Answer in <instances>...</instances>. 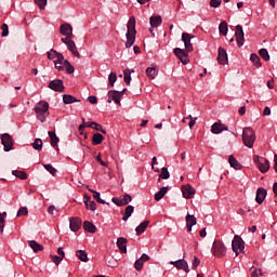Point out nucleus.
I'll use <instances>...</instances> for the list:
<instances>
[{"label": "nucleus", "instance_id": "obj_47", "mask_svg": "<svg viewBox=\"0 0 277 277\" xmlns=\"http://www.w3.org/2000/svg\"><path fill=\"white\" fill-rule=\"evenodd\" d=\"M1 29H2L1 37L8 38V36H10V27L8 26V24H2Z\"/></svg>", "mask_w": 277, "mask_h": 277}, {"label": "nucleus", "instance_id": "obj_3", "mask_svg": "<svg viewBox=\"0 0 277 277\" xmlns=\"http://www.w3.org/2000/svg\"><path fill=\"white\" fill-rule=\"evenodd\" d=\"M232 250L235 252L236 256H239V254L246 250L243 238H241L239 235L234 236V239L232 240Z\"/></svg>", "mask_w": 277, "mask_h": 277}, {"label": "nucleus", "instance_id": "obj_53", "mask_svg": "<svg viewBox=\"0 0 277 277\" xmlns=\"http://www.w3.org/2000/svg\"><path fill=\"white\" fill-rule=\"evenodd\" d=\"M36 5H38L39 10H44L47 8V0H35Z\"/></svg>", "mask_w": 277, "mask_h": 277}, {"label": "nucleus", "instance_id": "obj_18", "mask_svg": "<svg viewBox=\"0 0 277 277\" xmlns=\"http://www.w3.org/2000/svg\"><path fill=\"white\" fill-rule=\"evenodd\" d=\"M84 205L89 211H96V201L92 200V197L84 195Z\"/></svg>", "mask_w": 277, "mask_h": 277}, {"label": "nucleus", "instance_id": "obj_54", "mask_svg": "<svg viewBox=\"0 0 277 277\" xmlns=\"http://www.w3.org/2000/svg\"><path fill=\"white\" fill-rule=\"evenodd\" d=\"M60 52L55 51V50H51L48 52V60H55L57 58Z\"/></svg>", "mask_w": 277, "mask_h": 277}, {"label": "nucleus", "instance_id": "obj_31", "mask_svg": "<svg viewBox=\"0 0 277 277\" xmlns=\"http://www.w3.org/2000/svg\"><path fill=\"white\" fill-rule=\"evenodd\" d=\"M76 256L79 259V261H82V263H88L89 261L88 252L83 250L76 251Z\"/></svg>", "mask_w": 277, "mask_h": 277}, {"label": "nucleus", "instance_id": "obj_38", "mask_svg": "<svg viewBox=\"0 0 277 277\" xmlns=\"http://www.w3.org/2000/svg\"><path fill=\"white\" fill-rule=\"evenodd\" d=\"M89 192H91V194H93V198H94V200H96V202H98L100 205H106L105 200L101 198V193H98L94 189H89Z\"/></svg>", "mask_w": 277, "mask_h": 277}, {"label": "nucleus", "instance_id": "obj_12", "mask_svg": "<svg viewBox=\"0 0 277 277\" xmlns=\"http://www.w3.org/2000/svg\"><path fill=\"white\" fill-rule=\"evenodd\" d=\"M194 36L187 32L182 34V41L184 42L186 51H194V44H192V39Z\"/></svg>", "mask_w": 277, "mask_h": 277}, {"label": "nucleus", "instance_id": "obj_60", "mask_svg": "<svg viewBox=\"0 0 277 277\" xmlns=\"http://www.w3.org/2000/svg\"><path fill=\"white\" fill-rule=\"evenodd\" d=\"M95 159L100 163V166H103L104 168H107V162L103 161V158L101 157V154L97 155Z\"/></svg>", "mask_w": 277, "mask_h": 277}, {"label": "nucleus", "instance_id": "obj_56", "mask_svg": "<svg viewBox=\"0 0 277 277\" xmlns=\"http://www.w3.org/2000/svg\"><path fill=\"white\" fill-rule=\"evenodd\" d=\"M64 62H66V60H64V54L58 53L56 56V61H54V64H63L64 66Z\"/></svg>", "mask_w": 277, "mask_h": 277}, {"label": "nucleus", "instance_id": "obj_28", "mask_svg": "<svg viewBox=\"0 0 277 277\" xmlns=\"http://www.w3.org/2000/svg\"><path fill=\"white\" fill-rule=\"evenodd\" d=\"M149 23H150V27H155V28L159 27V25H161L162 23L161 16L159 15L151 16L149 18Z\"/></svg>", "mask_w": 277, "mask_h": 277}, {"label": "nucleus", "instance_id": "obj_30", "mask_svg": "<svg viewBox=\"0 0 277 277\" xmlns=\"http://www.w3.org/2000/svg\"><path fill=\"white\" fill-rule=\"evenodd\" d=\"M148 224H150L149 221H143L136 228V235H142V233H144L146 230V228H148Z\"/></svg>", "mask_w": 277, "mask_h": 277}, {"label": "nucleus", "instance_id": "obj_11", "mask_svg": "<svg viewBox=\"0 0 277 277\" xmlns=\"http://www.w3.org/2000/svg\"><path fill=\"white\" fill-rule=\"evenodd\" d=\"M49 88L50 90H53V92H64V81H62L61 79L52 80L49 83Z\"/></svg>", "mask_w": 277, "mask_h": 277}, {"label": "nucleus", "instance_id": "obj_41", "mask_svg": "<svg viewBox=\"0 0 277 277\" xmlns=\"http://www.w3.org/2000/svg\"><path fill=\"white\" fill-rule=\"evenodd\" d=\"M211 131L215 135H220V133H222V123H217V122L213 123L211 127Z\"/></svg>", "mask_w": 277, "mask_h": 277}, {"label": "nucleus", "instance_id": "obj_4", "mask_svg": "<svg viewBox=\"0 0 277 277\" xmlns=\"http://www.w3.org/2000/svg\"><path fill=\"white\" fill-rule=\"evenodd\" d=\"M211 252L214 256H226V247L220 240H214Z\"/></svg>", "mask_w": 277, "mask_h": 277}, {"label": "nucleus", "instance_id": "obj_13", "mask_svg": "<svg viewBox=\"0 0 277 277\" xmlns=\"http://www.w3.org/2000/svg\"><path fill=\"white\" fill-rule=\"evenodd\" d=\"M182 194L184 196V198H186V200H189L192 198H194V196L196 195V189H194V187H192V185H184L182 187Z\"/></svg>", "mask_w": 277, "mask_h": 277}, {"label": "nucleus", "instance_id": "obj_29", "mask_svg": "<svg viewBox=\"0 0 277 277\" xmlns=\"http://www.w3.org/2000/svg\"><path fill=\"white\" fill-rule=\"evenodd\" d=\"M83 229L87 233H96V226L93 223L89 222V221L83 222Z\"/></svg>", "mask_w": 277, "mask_h": 277}, {"label": "nucleus", "instance_id": "obj_58", "mask_svg": "<svg viewBox=\"0 0 277 277\" xmlns=\"http://www.w3.org/2000/svg\"><path fill=\"white\" fill-rule=\"evenodd\" d=\"M37 119L40 120V122H45L47 120V113H36Z\"/></svg>", "mask_w": 277, "mask_h": 277}, {"label": "nucleus", "instance_id": "obj_35", "mask_svg": "<svg viewBox=\"0 0 277 277\" xmlns=\"http://www.w3.org/2000/svg\"><path fill=\"white\" fill-rule=\"evenodd\" d=\"M219 31L221 36H226L228 34V23H226V21L221 22L219 25Z\"/></svg>", "mask_w": 277, "mask_h": 277}, {"label": "nucleus", "instance_id": "obj_14", "mask_svg": "<svg viewBox=\"0 0 277 277\" xmlns=\"http://www.w3.org/2000/svg\"><path fill=\"white\" fill-rule=\"evenodd\" d=\"M69 228L72 233H78L81 228V219L80 217H70L69 219Z\"/></svg>", "mask_w": 277, "mask_h": 277}, {"label": "nucleus", "instance_id": "obj_44", "mask_svg": "<svg viewBox=\"0 0 277 277\" xmlns=\"http://www.w3.org/2000/svg\"><path fill=\"white\" fill-rule=\"evenodd\" d=\"M186 226H196V216L192 214L186 215Z\"/></svg>", "mask_w": 277, "mask_h": 277}, {"label": "nucleus", "instance_id": "obj_42", "mask_svg": "<svg viewBox=\"0 0 277 277\" xmlns=\"http://www.w3.org/2000/svg\"><path fill=\"white\" fill-rule=\"evenodd\" d=\"M259 55L261 56L262 60H264L265 62H269V52L267 51V49H260L259 51Z\"/></svg>", "mask_w": 277, "mask_h": 277}, {"label": "nucleus", "instance_id": "obj_40", "mask_svg": "<svg viewBox=\"0 0 277 277\" xmlns=\"http://www.w3.org/2000/svg\"><path fill=\"white\" fill-rule=\"evenodd\" d=\"M92 124L95 126V131H101L104 135L107 133V130L103 129V126L101 123H96L94 121L87 122V127H92Z\"/></svg>", "mask_w": 277, "mask_h": 277}, {"label": "nucleus", "instance_id": "obj_50", "mask_svg": "<svg viewBox=\"0 0 277 277\" xmlns=\"http://www.w3.org/2000/svg\"><path fill=\"white\" fill-rule=\"evenodd\" d=\"M32 148L35 150H42V140L36 138L35 142L32 143Z\"/></svg>", "mask_w": 277, "mask_h": 277}, {"label": "nucleus", "instance_id": "obj_16", "mask_svg": "<svg viewBox=\"0 0 277 277\" xmlns=\"http://www.w3.org/2000/svg\"><path fill=\"white\" fill-rule=\"evenodd\" d=\"M267 198V190L263 187L258 188L256 195H255V201L258 205H263V201Z\"/></svg>", "mask_w": 277, "mask_h": 277}, {"label": "nucleus", "instance_id": "obj_5", "mask_svg": "<svg viewBox=\"0 0 277 277\" xmlns=\"http://www.w3.org/2000/svg\"><path fill=\"white\" fill-rule=\"evenodd\" d=\"M253 161L256 168H259L260 172H262V174H265V172L269 171V160L261 158L259 156H254Z\"/></svg>", "mask_w": 277, "mask_h": 277}, {"label": "nucleus", "instance_id": "obj_57", "mask_svg": "<svg viewBox=\"0 0 277 277\" xmlns=\"http://www.w3.org/2000/svg\"><path fill=\"white\" fill-rule=\"evenodd\" d=\"M29 211L27 210V207H22L18 211H17V217H21V215H28Z\"/></svg>", "mask_w": 277, "mask_h": 277}, {"label": "nucleus", "instance_id": "obj_21", "mask_svg": "<svg viewBox=\"0 0 277 277\" xmlns=\"http://www.w3.org/2000/svg\"><path fill=\"white\" fill-rule=\"evenodd\" d=\"M117 248L122 254H127V238L119 237L117 239Z\"/></svg>", "mask_w": 277, "mask_h": 277}, {"label": "nucleus", "instance_id": "obj_62", "mask_svg": "<svg viewBox=\"0 0 277 277\" xmlns=\"http://www.w3.org/2000/svg\"><path fill=\"white\" fill-rule=\"evenodd\" d=\"M198 265H200V260H198V258L195 256L193 260V269H196Z\"/></svg>", "mask_w": 277, "mask_h": 277}, {"label": "nucleus", "instance_id": "obj_19", "mask_svg": "<svg viewBox=\"0 0 277 277\" xmlns=\"http://www.w3.org/2000/svg\"><path fill=\"white\" fill-rule=\"evenodd\" d=\"M60 29L62 36H66V38H70L72 36V26L70 24H63Z\"/></svg>", "mask_w": 277, "mask_h": 277}, {"label": "nucleus", "instance_id": "obj_24", "mask_svg": "<svg viewBox=\"0 0 277 277\" xmlns=\"http://www.w3.org/2000/svg\"><path fill=\"white\" fill-rule=\"evenodd\" d=\"M48 135L51 140V146L53 148H57V145L60 144V137H57V134H55V132H53V131H49Z\"/></svg>", "mask_w": 277, "mask_h": 277}, {"label": "nucleus", "instance_id": "obj_37", "mask_svg": "<svg viewBox=\"0 0 277 277\" xmlns=\"http://www.w3.org/2000/svg\"><path fill=\"white\" fill-rule=\"evenodd\" d=\"M250 62H252V64H254V66H256V68H261L262 64H261V57H259L256 55V53H252L250 55Z\"/></svg>", "mask_w": 277, "mask_h": 277}, {"label": "nucleus", "instance_id": "obj_55", "mask_svg": "<svg viewBox=\"0 0 277 277\" xmlns=\"http://www.w3.org/2000/svg\"><path fill=\"white\" fill-rule=\"evenodd\" d=\"M51 260L53 261V263L55 265H60L62 263V261H64V259L58 255H51Z\"/></svg>", "mask_w": 277, "mask_h": 277}, {"label": "nucleus", "instance_id": "obj_32", "mask_svg": "<svg viewBox=\"0 0 277 277\" xmlns=\"http://www.w3.org/2000/svg\"><path fill=\"white\" fill-rule=\"evenodd\" d=\"M146 75L149 79H156L159 71L155 67H147Z\"/></svg>", "mask_w": 277, "mask_h": 277}, {"label": "nucleus", "instance_id": "obj_61", "mask_svg": "<svg viewBox=\"0 0 277 277\" xmlns=\"http://www.w3.org/2000/svg\"><path fill=\"white\" fill-rule=\"evenodd\" d=\"M88 101H89V103H91V105H96L98 103V100L94 95H90L88 97Z\"/></svg>", "mask_w": 277, "mask_h": 277}, {"label": "nucleus", "instance_id": "obj_10", "mask_svg": "<svg viewBox=\"0 0 277 277\" xmlns=\"http://www.w3.org/2000/svg\"><path fill=\"white\" fill-rule=\"evenodd\" d=\"M235 36H236L237 44H238L239 49H241V47H243V42H246L243 27L241 25L236 26Z\"/></svg>", "mask_w": 277, "mask_h": 277}, {"label": "nucleus", "instance_id": "obj_8", "mask_svg": "<svg viewBox=\"0 0 277 277\" xmlns=\"http://www.w3.org/2000/svg\"><path fill=\"white\" fill-rule=\"evenodd\" d=\"M1 144L4 147V153H10V150H12V146H14L12 136L9 133L2 134L1 135Z\"/></svg>", "mask_w": 277, "mask_h": 277}, {"label": "nucleus", "instance_id": "obj_23", "mask_svg": "<svg viewBox=\"0 0 277 277\" xmlns=\"http://www.w3.org/2000/svg\"><path fill=\"white\" fill-rule=\"evenodd\" d=\"M28 246H29V248H31V250L34 252H42L44 250V247L42 245L38 243V241H36V240L28 241Z\"/></svg>", "mask_w": 277, "mask_h": 277}, {"label": "nucleus", "instance_id": "obj_43", "mask_svg": "<svg viewBox=\"0 0 277 277\" xmlns=\"http://www.w3.org/2000/svg\"><path fill=\"white\" fill-rule=\"evenodd\" d=\"M5 215H8L6 212L1 213L0 212V234L3 235V228H5Z\"/></svg>", "mask_w": 277, "mask_h": 277}, {"label": "nucleus", "instance_id": "obj_33", "mask_svg": "<svg viewBox=\"0 0 277 277\" xmlns=\"http://www.w3.org/2000/svg\"><path fill=\"white\" fill-rule=\"evenodd\" d=\"M168 189H169V187H166V186L160 188V190L155 194V200L157 202H159V200H161L163 198V196H166V194H168Z\"/></svg>", "mask_w": 277, "mask_h": 277}, {"label": "nucleus", "instance_id": "obj_59", "mask_svg": "<svg viewBox=\"0 0 277 277\" xmlns=\"http://www.w3.org/2000/svg\"><path fill=\"white\" fill-rule=\"evenodd\" d=\"M211 8H220L222 5V0H210Z\"/></svg>", "mask_w": 277, "mask_h": 277}, {"label": "nucleus", "instance_id": "obj_49", "mask_svg": "<svg viewBox=\"0 0 277 277\" xmlns=\"http://www.w3.org/2000/svg\"><path fill=\"white\" fill-rule=\"evenodd\" d=\"M108 81L111 88H114V84L116 83V81H118V76L116 75V72H110L108 76Z\"/></svg>", "mask_w": 277, "mask_h": 277}, {"label": "nucleus", "instance_id": "obj_48", "mask_svg": "<svg viewBox=\"0 0 277 277\" xmlns=\"http://www.w3.org/2000/svg\"><path fill=\"white\" fill-rule=\"evenodd\" d=\"M159 176L160 179H163V181H168V179H170V171H168V168H162Z\"/></svg>", "mask_w": 277, "mask_h": 277}, {"label": "nucleus", "instance_id": "obj_17", "mask_svg": "<svg viewBox=\"0 0 277 277\" xmlns=\"http://www.w3.org/2000/svg\"><path fill=\"white\" fill-rule=\"evenodd\" d=\"M49 111V104L47 102H39L35 106V114H47Z\"/></svg>", "mask_w": 277, "mask_h": 277}, {"label": "nucleus", "instance_id": "obj_20", "mask_svg": "<svg viewBox=\"0 0 277 277\" xmlns=\"http://www.w3.org/2000/svg\"><path fill=\"white\" fill-rule=\"evenodd\" d=\"M175 267L176 269H183L186 274H189V264H187V261L184 259L175 261Z\"/></svg>", "mask_w": 277, "mask_h": 277}, {"label": "nucleus", "instance_id": "obj_1", "mask_svg": "<svg viewBox=\"0 0 277 277\" xmlns=\"http://www.w3.org/2000/svg\"><path fill=\"white\" fill-rule=\"evenodd\" d=\"M127 42H126V49H131L133 47V44H135V34H137V31L135 30V17L132 16L129 18L128 21V25H127Z\"/></svg>", "mask_w": 277, "mask_h": 277}, {"label": "nucleus", "instance_id": "obj_26", "mask_svg": "<svg viewBox=\"0 0 277 277\" xmlns=\"http://www.w3.org/2000/svg\"><path fill=\"white\" fill-rule=\"evenodd\" d=\"M228 163L230 168H234L235 170H241V163H239V161L237 160V158H235V156L230 155L228 157Z\"/></svg>", "mask_w": 277, "mask_h": 277}, {"label": "nucleus", "instance_id": "obj_7", "mask_svg": "<svg viewBox=\"0 0 277 277\" xmlns=\"http://www.w3.org/2000/svg\"><path fill=\"white\" fill-rule=\"evenodd\" d=\"M133 200V197L129 194L121 195L120 197H113L111 202L117 207H127L129 202Z\"/></svg>", "mask_w": 277, "mask_h": 277}, {"label": "nucleus", "instance_id": "obj_46", "mask_svg": "<svg viewBox=\"0 0 277 277\" xmlns=\"http://www.w3.org/2000/svg\"><path fill=\"white\" fill-rule=\"evenodd\" d=\"M43 168L52 174V176H55L57 174V169L53 167L52 164H43Z\"/></svg>", "mask_w": 277, "mask_h": 277}, {"label": "nucleus", "instance_id": "obj_22", "mask_svg": "<svg viewBox=\"0 0 277 277\" xmlns=\"http://www.w3.org/2000/svg\"><path fill=\"white\" fill-rule=\"evenodd\" d=\"M68 51H70V53H72V55H75V57H81V54H79V51L77 50V45L75 44V41L70 40L67 41L66 44Z\"/></svg>", "mask_w": 277, "mask_h": 277}, {"label": "nucleus", "instance_id": "obj_34", "mask_svg": "<svg viewBox=\"0 0 277 277\" xmlns=\"http://www.w3.org/2000/svg\"><path fill=\"white\" fill-rule=\"evenodd\" d=\"M103 134L101 133H95L92 137V144L93 146H98L100 144H103Z\"/></svg>", "mask_w": 277, "mask_h": 277}, {"label": "nucleus", "instance_id": "obj_36", "mask_svg": "<svg viewBox=\"0 0 277 277\" xmlns=\"http://www.w3.org/2000/svg\"><path fill=\"white\" fill-rule=\"evenodd\" d=\"M12 174L16 176V179H21V181H27V172L25 171L13 170Z\"/></svg>", "mask_w": 277, "mask_h": 277}, {"label": "nucleus", "instance_id": "obj_25", "mask_svg": "<svg viewBox=\"0 0 277 277\" xmlns=\"http://www.w3.org/2000/svg\"><path fill=\"white\" fill-rule=\"evenodd\" d=\"M80 101L77 100V97L70 95V94H64L63 95V103L65 105H72V103H79Z\"/></svg>", "mask_w": 277, "mask_h": 277}, {"label": "nucleus", "instance_id": "obj_27", "mask_svg": "<svg viewBox=\"0 0 277 277\" xmlns=\"http://www.w3.org/2000/svg\"><path fill=\"white\" fill-rule=\"evenodd\" d=\"M133 211H135V208L133 206H128L124 210V214L122 216V221L127 222L131 215H133Z\"/></svg>", "mask_w": 277, "mask_h": 277}, {"label": "nucleus", "instance_id": "obj_63", "mask_svg": "<svg viewBox=\"0 0 277 277\" xmlns=\"http://www.w3.org/2000/svg\"><path fill=\"white\" fill-rule=\"evenodd\" d=\"M138 260H141L143 263H146V261L150 260V256H148L146 253H143Z\"/></svg>", "mask_w": 277, "mask_h": 277}, {"label": "nucleus", "instance_id": "obj_64", "mask_svg": "<svg viewBox=\"0 0 277 277\" xmlns=\"http://www.w3.org/2000/svg\"><path fill=\"white\" fill-rule=\"evenodd\" d=\"M54 66L55 68H57L60 72H62V70H64L65 68L64 64H60V63H54Z\"/></svg>", "mask_w": 277, "mask_h": 277}, {"label": "nucleus", "instance_id": "obj_9", "mask_svg": "<svg viewBox=\"0 0 277 277\" xmlns=\"http://www.w3.org/2000/svg\"><path fill=\"white\" fill-rule=\"evenodd\" d=\"M107 96V103H111L114 101L116 105H120V101H122V92L120 91L109 90Z\"/></svg>", "mask_w": 277, "mask_h": 277}, {"label": "nucleus", "instance_id": "obj_2", "mask_svg": "<svg viewBox=\"0 0 277 277\" xmlns=\"http://www.w3.org/2000/svg\"><path fill=\"white\" fill-rule=\"evenodd\" d=\"M242 142L247 148H252L254 142H256V133L250 127H247L242 131Z\"/></svg>", "mask_w": 277, "mask_h": 277}, {"label": "nucleus", "instance_id": "obj_52", "mask_svg": "<svg viewBox=\"0 0 277 277\" xmlns=\"http://www.w3.org/2000/svg\"><path fill=\"white\" fill-rule=\"evenodd\" d=\"M134 268L136 272H142L144 269V262L141 261L140 259L134 262Z\"/></svg>", "mask_w": 277, "mask_h": 277}, {"label": "nucleus", "instance_id": "obj_51", "mask_svg": "<svg viewBox=\"0 0 277 277\" xmlns=\"http://www.w3.org/2000/svg\"><path fill=\"white\" fill-rule=\"evenodd\" d=\"M251 276L252 277H259V276H263V271L261 268H256L254 266L251 267Z\"/></svg>", "mask_w": 277, "mask_h": 277}, {"label": "nucleus", "instance_id": "obj_6", "mask_svg": "<svg viewBox=\"0 0 277 277\" xmlns=\"http://www.w3.org/2000/svg\"><path fill=\"white\" fill-rule=\"evenodd\" d=\"M174 55H176V57L180 60V62H182V64L184 66H187V64H189V51H185L181 48H175L173 50Z\"/></svg>", "mask_w": 277, "mask_h": 277}, {"label": "nucleus", "instance_id": "obj_45", "mask_svg": "<svg viewBox=\"0 0 277 277\" xmlns=\"http://www.w3.org/2000/svg\"><path fill=\"white\" fill-rule=\"evenodd\" d=\"M123 79L127 85H131V69H126L123 71Z\"/></svg>", "mask_w": 277, "mask_h": 277}, {"label": "nucleus", "instance_id": "obj_15", "mask_svg": "<svg viewBox=\"0 0 277 277\" xmlns=\"http://www.w3.org/2000/svg\"><path fill=\"white\" fill-rule=\"evenodd\" d=\"M217 62L222 66H226V64H228V54L224 48H219Z\"/></svg>", "mask_w": 277, "mask_h": 277}, {"label": "nucleus", "instance_id": "obj_39", "mask_svg": "<svg viewBox=\"0 0 277 277\" xmlns=\"http://www.w3.org/2000/svg\"><path fill=\"white\" fill-rule=\"evenodd\" d=\"M63 66H65V70H66L67 75H72V72H75V66H72V64H70V61L65 60Z\"/></svg>", "mask_w": 277, "mask_h": 277}]
</instances>
